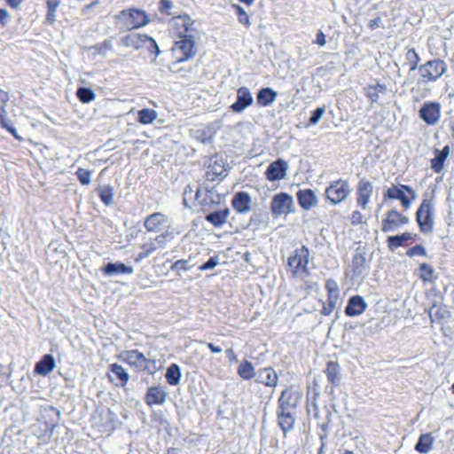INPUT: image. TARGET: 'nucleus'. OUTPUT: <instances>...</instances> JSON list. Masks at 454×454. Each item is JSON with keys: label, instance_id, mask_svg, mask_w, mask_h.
<instances>
[{"label": "nucleus", "instance_id": "obj_1", "mask_svg": "<svg viewBox=\"0 0 454 454\" xmlns=\"http://www.w3.org/2000/svg\"><path fill=\"white\" fill-rule=\"evenodd\" d=\"M169 33L176 38L172 51L176 62L192 59L196 55L195 40L198 30L189 14L173 16L168 22Z\"/></svg>", "mask_w": 454, "mask_h": 454}, {"label": "nucleus", "instance_id": "obj_2", "mask_svg": "<svg viewBox=\"0 0 454 454\" xmlns=\"http://www.w3.org/2000/svg\"><path fill=\"white\" fill-rule=\"evenodd\" d=\"M447 71V65L442 59H434L427 61L419 67V78L417 81V86L422 87L426 83L436 82Z\"/></svg>", "mask_w": 454, "mask_h": 454}, {"label": "nucleus", "instance_id": "obj_3", "mask_svg": "<svg viewBox=\"0 0 454 454\" xmlns=\"http://www.w3.org/2000/svg\"><path fill=\"white\" fill-rule=\"evenodd\" d=\"M116 20L127 30L137 29L146 26L150 22L147 13L138 8L122 10L116 16Z\"/></svg>", "mask_w": 454, "mask_h": 454}, {"label": "nucleus", "instance_id": "obj_4", "mask_svg": "<svg viewBox=\"0 0 454 454\" xmlns=\"http://www.w3.org/2000/svg\"><path fill=\"white\" fill-rule=\"evenodd\" d=\"M309 250L306 246L295 249L288 258L287 265L291 270L293 276L304 279L309 276L308 268Z\"/></svg>", "mask_w": 454, "mask_h": 454}, {"label": "nucleus", "instance_id": "obj_5", "mask_svg": "<svg viewBox=\"0 0 454 454\" xmlns=\"http://www.w3.org/2000/svg\"><path fill=\"white\" fill-rule=\"evenodd\" d=\"M121 43L125 47H130L137 51L145 49L150 53H154L155 57L161 53L156 41L146 34H129L121 39Z\"/></svg>", "mask_w": 454, "mask_h": 454}, {"label": "nucleus", "instance_id": "obj_6", "mask_svg": "<svg viewBox=\"0 0 454 454\" xmlns=\"http://www.w3.org/2000/svg\"><path fill=\"white\" fill-rule=\"evenodd\" d=\"M416 221L423 233H430L434 227V207L432 200L424 199L416 212Z\"/></svg>", "mask_w": 454, "mask_h": 454}, {"label": "nucleus", "instance_id": "obj_7", "mask_svg": "<svg viewBox=\"0 0 454 454\" xmlns=\"http://www.w3.org/2000/svg\"><path fill=\"white\" fill-rule=\"evenodd\" d=\"M351 191L348 181L340 178L330 182L325 191V195L332 205H338L349 196Z\"/></svg>", "mask_w": 454, "mask_h": 454}, {"label": "nucleus", "instance_id": "obj_8", "mask_svg": "<svg viewBox=\"0 0 454 454\" xmlns=\"http://www.w3.org/2000/svg\"><path fill=\"white\" fill-rule=\"evenodd\" d=\"M384 200H399L402 206L407 209L411 205V200H416V192L406 184H393L385 190L383 194Z\"/></svg>", "mask_w": 454, "mask_h": 454}, {"label": "nucleus", "instance_id": "obj_9", "mask_svg": "<svg viewBox=\"0 0 454 454\" xmlns=\"http://www.w3.org/2000/svg\"><path fill=\"white\" fill-rule=\"evenodd\" d=\"M270 210L275 216L294 213L295 206L293 197L286 192L275 194L270 202Z\"/></svg>", "mask_w": 454, "mask_h": 454}, {"label": "nucleus", "instance_id": "obj_10", "mask_svg": "<svg viewBox=\"0 0 454 454\" xmlns=\"http://www.w3.org/2000/svg\"><path fill=\"white\" fill-rule=\"evenodd\" d=\"M171 233L168 230H166L161 234L156 236L154 239H150L148 242L141 246L142 251L137 254L135 257L136 262H140L143 259L151 255L158 248H163L169 239H171Z\"/></svg>", "mask_w": 454, "mask_h": 454}, {"label": "nucleus", "instance_id": "obj_11", "mask_svg": "<svg viewBox=\"0 0 454 454\" xmlns=\"http://www.w3.org/2000/svg\"><path fill=\"white\" fill-rule=\"evenodd\" d=\"M301 395L298 391L285 389L282 391L278 401V411L295 412Z\"/></svg>", "mask_w": 454, "mask_h": 454}, {"label": "nucleus", "instance_id": "obj_12", "mask_svg": "<svg viewBox=\"0 0 454 454\" xmlns=\"http://www.w3.org/2000/svg\"><path fill=\"white\" fill-rule=\"evenodd\" d=\"M8 101V93L0 89V125L3 129L10 132L17 140L22 141L23 138L18 134L13 123L7 119V112L5 108Z\"/></svg>", "mask_w": 454, "mask_h": 454}, {"label": "nucleus", "instance_id": "obj_13", "mask_svg": "<svg viewBox=\"0 0 454 454\" xmlns=\"http://www.w3.org/2000/svg\"><path fill=\"white\" fill-rule=\"evenodd\" d=\"M123 360L131 366H135L142 370H150L149 364H153V368L156 366L154 360L147 359L145 355L137 349L127 350L122 354Z\"/></svg>", "mask_w": 454, "mask_h": 454}, {"label": "nucleus", "instance_id": "obj_14", "mask_svg": "<svg viewBox=\"0 0 454 454\" xmlns=\"http://www.w3.org/2000/svg\"><path fill=\"white\" fill-rule=\"evenodd\" d=\"M408 223L407 216L403 215L395 209H391L387 212L386 217L382 220L381 231L385 233L391 232Z\"/></svg>", "mask_w": 454, "mask_h": 454}, {"label": "nucleus", "instance_id": "obj_15", "mask_svg": "<svg viewBox=\"0 0 454 454\" xmlns=\"http://www.w3.org/2000/svg\"><path fill=\"white\" fill-rule=\"evenodd\" d=\"M254 103L252 92L247 87H240L237 90V100L231 105L233 113L240 114Z\"/></svg>", "mask_w": 454, "mask_h": 454}, {"label": "nucleus", "instance_id": "obj_16", "mask_svg": "<svg viewBox=\"0 0 454 454\" xmlns=\"http://www.w3.org/2000/svg\"><path fill=\"white\" fill-rule=\"evenodd\" d=\"M419 117L428 125H434L441 117V105L436 102L425 103L419 110Z\"/></svg>", "mask_w": 454, "mask_h": 454}, {"label": "nucleus", "instance_id": "obj_17", "mask_svg": "<svg viewBox=\"0 0 454 454\" xmlns=\"http://www.w3.org/2000/svg\"><path fill=\"white\" fill-rule=\"evenodd\" d=\"M373 192V184L365 178H362L356 186V203L365 209L370 202Z\"/></svg>", "mask_w": 454, "mask_h": 454}, {"label": "nucleus", "instance_id": "obj_18", "mask_svg": "<svg viewBox=\"0 0 454 454\" xmlns=\"http://www.w3.org/2000/svg\"><path fill=\"white\" fill-rule=\"evenodd\" d=\"M168 222V218L167 215L157 212L151 214L145 218L144 226L147 231L158 233L165 229Z\"/></svg>", "mask_w": 454, "mask_h": 454}, {"label": "nucleus", "instance_id": "obj_19", "mask_svg": "<svg viewBox=\"0 0 454 454\" xmlns=\"http://www.w3.org/2000/svg\"><path fill=\"white\" fill-rule=\"evenodd\" d=\"M168 393L165 388L160 386H153L147 389L145 395V402L148 406L163 405L166 403Z\"/></svg>", "mask_w": 454, "mask_h": 454}, {"label": "nucleus", "instance_id": "obj_20", "mask_svg": "<svg viewBox=\"0 0 454 454\" xmlns=\"http://www.w3.org/2000/svg\"><path fill=\"white\" fill-rule=\"evenodd\" d=\"M287 168V162L278 159L269 165L265 172L266 177L270 181H278L284 179L286 176Z\"/></svg>", "mask_w": 454, "mask_h": 454}, {"label": "nucleus", "instance_id": "obj_21", "mask_svg": "<svg viewBox=\"0 0 454 454\" xmlns=\"http://www.w3.org/2000/svg\"><path fill=\"white\" fill-rule=\"evenodd\" d=\"M367 308L368 304L362 296L353 295L348 301L345 314L348 317H356L363 314Z\"/></svg>", "mask_w": 454, "mask_h": 454}, {"label": "nucleus", "instance_id": "obj_22", "mask_svg": "<svg viewBox=\"0 0 454 454\" xmlns=\"http://www.w3.org/2000/svg\"><path fill=\"white\" fill-rule=\"evenodd\" d=\"M256 381L266 387L275 388L278 385V377L273 368L265 367L257 372Z\"/></svg>", "mask_w": 454, "mask_h": 454}, {"label": "nucleus", "instance_id": "obj_23", "mask_svg": "<svg viewBox=\"0 0 454 454\" xmlns=\"http://www.w3.org/2000/svg\"><path fill=\"white\" fill-rule=\"evenodd\" d=\"M299 205L304 210H310L317 205L318 200L316 193L310 189L300 190L297 194Z\"/></svg>", "mask_w": 454, "mask_h": 454}, {"label": "nucleus", "instance_id": "obj_24", "mask_svg": "<svg viewBox=\"0 0 454 454\" xmlns=\"http://www.w3.org/2000/svg\"><path fill=\"white\" fill-rule=\"evenodd\" d=\"M251 203L250 195L244 192H237L231 200L233 208L240 214L247 213L251 209Z\"/></svg>", "mask_w": 454, "mask_h": 454}, {"label": "nucleus", "instance_id": "obj_25", "mask_svg": "<svg viewBox=\"0 0 454 454\" xmlns=\"http://www.w3.org/2000/svg\"><path fill=\"white\" fill-rule=\"evenodd\" d=\"M101 271L106 276L130 275L134 270L131 266H127L123 262H108L101 269Z\"/></svg>", "mask_w": 454, "mask_h": 454}, {"label": "nucleus", "instance_id": "obj_26", "mask_svg": "<svg viewBox=\"0 0 454 454\" xmlns=\"http://www.w3.org/2000/svg\"><path fill=\"white\" fill-rule=\"evenodd\" d=\"M56 367V362L51 355H44L40 361L35 364V372L38 375L46 376Z\"/></svg>", "mask_w": 454, "mask_h": 454}, {"label": "nucleus", "instance_id": "obj_27", "mask_svg": "<svg viewBox=\"0 0 454 454\" xmlns=\"http://www.w3.org/2000/svg\"><path fill=\"white\" fill-rule=\"evenodd\" d=\"M450 146L445 145L442 150H434V158L431 160V168L435 173H440L444 167V162L450 154Z\"/></svg>", "mask_w": 454, "mask_h": 454}, {"label": "nucleus", "instance_id": "obj_28", "mask_svg": "<svg viewBox=\"0 0 454 454\" xmlns=\"http://www.w3.org/2000/svg\"><path fill=\"white\" fill-rule=\"evenodd\" d=\"M294 413L295 412H281L277 411L278 426L282 429L285 436L286 435L287 432L294 428L295 423Z\"/></svg>", "mask_w": 454, "mask_h": 454}, {"label": "nucleus", "instance_id": "obj_29", "mask_svg": "<svg viewBox=\"0 0 454 454\" xmlns=\"http://www.w3.org/2000/svg\"><path fill=\"white\" fill-rule=\"evenodd\" d=\"M278 93L271 88H263L257 93L256 101L259 106H268L277 98Z\"/></svg>", "mask_w": 454, "mask_h": 454}, {"label": "nucleus", "instance_id": "obj_30", "mask_svg": "<svg viewBox=\"0 0 454 454\" xmlns=\"http://www.w3.org/2000/svg\"><path fill=\"white\" fill-rule=\"evenodd\" d=\"M325 372L333 387L339 386L340 381V370L338 363L333 361L328 362Z\"/></svg>", "mask_w": 454, "mask_h": 454}, {"label": "nucleus", "instance_id": "obj_31", "mask_svg": "<svg viewBox=\"0 0 454 454\" xmlns=\"http://www.w3.org/2000/svg\"><path fill=\"white\" fill-rule=\"evenodd\" d=\"M237 373L241 379L249 380L256 377L257 372L251 362L245 360L239 365Z\"/></svg>", "mask_w": 454, "mask_h": 454}, {"label": "nucleus", "instance_id": "obj_32", "mask_svg": "<svg viewBox=\"0 0 454 454\" xmlns=\"http://www.w3.org/2000/svg\"><path fill=\"white\" fill-rule=\"evenodd\" d=\"M366 96L371 100V103H377L380 99V95L384 94L387 92V87L385 84H381L380 82L373 84V85H368L365 88Z\"/></svg>", "mask_w": 454, "mask_h": 454}, {"label": "nucleus", "instance_id": "obj_33", "mask_svg": "<svg viewBox=\"0 0 454 454\" xmlns=\"http://www.w3.org/2000/svg\"><path fill=\"white\" fill-rule=\"evenodd\" d=\"M97 192L106 206H110L114 203V190L113 186L109 184L99 186L97 189Z\"/></svg>", "mask_w": 454, "mask_h": 454}, {"label": "nucleus", "instance_id": "obj_34", "mask_svg": "<svg viewBox=\"0 0 454 454\" xmlns=\"http://www.w3.org/2000/svg\"><path fill=\"white\" fill-rule=\"evenodd\" d=\"M434 439L430 434H423L416 443L415 450L419 453H428L432 450Z\"/></svg>", "mask_w": 454, "mask_h": 454}, {"label": "nucleus", "instance_id": "obj_35", "mask_svg": "<svg viewBox=\"0 0 454 454\" xmlns=\"http://www.w3.org/2000/svg\"><path fill=\"white\" fill-rule=\"evenodd\" d=\"M166 380L171 386L179 384L181 379L180 367L176 364H172L167 369L165 374Z\"/></svg>", "mask_w": 454, "mask_h": 454}, {"label": "nucleus", "instance_id": "obj_36", "mask_svg": "<svg viewBox=\"0 0 454 454\" xmlns=\"http://www.w3.org/2000/svg\"><path fill=\"white\" fill-rule=\"evenodd\" d=\"M229 210L225 209L223 211H215L210 214H208L206 216V220L209 223H211L214 226L219 227L223 225L228 217Z\"/></svg>", "mask_w": 454, "mask_h": 454}, {"label": "nucleus", "instance_id": "obj_37", "mask_svg": "<svg viewBox=\"0 0 454 454\" xmlns=\"http://www.w3.org/2000/svg\"><path fill=\"white\" fill-rule=\"evenodd\" d=\"M109 370L113 376L120 380L121 386H125L128 383L129 375L121 365L113 364L109 366Z\"/></svg>", "mask_w": 454, "mask_h": 454}, {"label": "nucleus", "instance_id": "obj_38", "mask_svg": "<svg viewBox=\"0 0 454 454\" xmlns=\"http://www.w3.org/2000/svg\"><path fill=\"white\" fill-rule=\"evenodd\" d=\"M411 239V234L409 232H404L401 235H396V236H389L387 238L388 247L391 250H394L399 247L403 246L404 242L408 241Z\"/></svg>", "mask_w": 454, "mask_h": 454}, {"label": "nucleus", "instance_id": "obj_39", "mask_svg": "<svg viewBox=\"0 0 454 454\" xmlns=\"http://www.w3.org/2000/svg\"><path fill=\"white\" fill-rule=\"evenodd\" d=\"M329 423H330V412L329 411L327 410L326 411V417L325 419L319 423V426L323 431V433H320L319 434V439H320V442H321V444H320V448L318 450V454H323L324 453V450L325 448V439L327 437V429H328V427H329Z\"/></svg>", "mask_w": 454, "mask_h": 454}, {"label": "nucleus", "instance_id": "obj_40", "mask_svg": "<svg viewBox=\"0 0 454 454\" xmlns=\"http://www.w3.org/2000/svg\"><path fill=\"white\" fill-rule=\"evenodd\" d=\"M157 112L153 109L144 108L138 111V121L142 124H151L157 118Z\"/></svg>", "mask_w": 454, "mask_h": 454}, {"label": "nucleus", "instance_id": "obj_41", "mask_svg": "<svg viewBox=\"0 0 454 454\" xmlns=\"http://www.w3.org/2000/svg\"><path fill=\"white\" fill-rule=\"evenodd\" d=\"M76 96L82 103H90L96 98L95 92L91 89L85 87L79 88L76 91Z\"/></svg>", "mask_w": 454, "mask_h": 454}, {"label": "nucleus", "instance_id": "obj_42", "mask_svg": "<svg viewBox=\"0 0 454 454\" xmlns=\"http://www.w3.org/2000/svg\"><path fill=\"white\" fill-rule=\"evenodd\" d=\"M59 4V0H47L46 20L49 23H53L56 20V12Z\"/></svg>", "mask_w": 454, "mask_h": 454}, {"label": "nucleus", "instance_id": "obj_43", "mask_svg": "<svg viewBox=\"0 0 454 454\" xmlns=\"http://www.w3.org/2000/svg\"><path fill=\"white\" fill-rule=\"evenodd\" d=\"M339 298L340 297L327 295V303L323 302L321 314L324 316L331 315L337 306Z\"/></svg>", "mask_w": 454, "mask_h": 454}, {"label": "nucleus", "instance_id": "obj_44", "mask_svg": "<svg viewBox=\"0 0 454 454\" xmlns=\"http://www.w3.org/2000/svg\"><path fill=\"white\" fill-rule=\"evenodd\" d=\"M197 263L192 262V258L190 257L187 260H178L175 262L171 266V270H184L188 271L192 268L195 267Z\"/></svg>", "mask_w": 454, "mask_h": 454}, {"label": "nucleus", "instance_id": "obj_45", "mask_svg": "<svg viewBox=\"0 0 454 454\" xmlns=\"http://www.w3.org/2000/svg\"><path fill=\"white\" fill-rule=\"evenodd\" d=\"M406 59L410 63V73L419 69V63L420 61V59L419 55L417 54L414 48L409 49L406 52Z\"/></svg>", "mask_w": 454, "mask_h": 454}, {"label": "nucleus", "instance_id": "obj_46", "mask_svg": "<svg viewBox=\"0 0 454 454\" xmlns=\"http://www.w3.org/2000/svg\"><path fill=\"white\" fill-rule=\"evenodd\" d=\"M365 261V257L361 254L354 255L352 264L356 273L361 274L364 270Z\"/></svg>", "mask_w": 454, "mask_h": 454}, {"label": "nucleus", "instance_id": "obj_47", "mask_svg": "<svg viewBox=\"0 0 454 454\" xmlns=\"http://www.w3.org/2000/svg\"><path fill=\"white\" fill-rule=\"evenodd\" d=\"M420 278L426 282H431L434 277V270L427 263H423L419 266Z\"/></svg>", "mask_w": 454, "mask_h": 454}, {"label": "nucleus", "instance_id": "obj_48", "mask_svg": "<svg viewBox=\"0 0 454 454\" xmlns=\"http://www.w3.org/2000/svg\"><path fill=\"white\" fill-rule=\"evenodd\" d=\"M96 52L101 56H106V53L113 50V44L110 41H104L102 43L96 44L92 47Z\"/></svg>", "mask_w": 454, "mask_h": 454}, {"label": "nucleus", "instance_id": "obj_49", "mask_svg": "<svg viewBox=\"0 0 454 454\" xmlns=\"http://www.w3.org/2000/svg\"><path fill=\"white\" fill-rule=\"evenodd\" d=\"M327 295L340 297V290L338 283L333 279H328L325 283Z\"/></svg>", "mask_w": 454, "mask_h": 454}, {"label": "nucleus", "instance_id": "obj_50", "mask_svg": "<svg viewBox=\"0 0 454 454\" xmlns=\"http://www.w3.org/2000/svg\"><path fill=\"white\" fill-rule=\"evenodd\" d=\"M76 176L82 184L88 185L90 184L91 172L90 170L80 168L76 171Z\"/></svg>", "mask_w": 454, "mask_h": 454}, {"label": "nucleus", "instance_id": "obj_51", "mask_svg": "<svg viewBox=\"0 0 454 454\" xmlns=\"http://www.w3.org/2000/svg\"><path fill=\"white\" fill-rule=\"evenodd\" d=\"M173 7L174 4L171 0H160L159 2V11L162 14L172 15Z\"/></svg>", "mask_w": 454, "mask_h": 454}, {"label": "nucleus", "instance_id": "obj_52", "mask_svg": "<svg viewBox=\"0 0 454 454\" xmlns=\"http://www.w3.org/2000/svg\"><path fill=\"white\" fill-rule=\"evenodd\" d=\"M325 112V107H317V109H315L312 112L311 116L309 118V125L314 126V125L317 124L319 122V121L321 120L322 116L324 115Z\"/></svg>", "mask_w": 454, "mask_h": 454}, {"label": "nucleus", "instance_id": "obj_53", "mask_svg": "<svg viewBox=\"0 0 454 454\" xmlns=\"http://www.w3.org/2000/svg\"><path fill=\"white\" fill-rule=\"evenodd\" d=\"M233 8L235 9L236 13L239 16V21L241 24L249 26L250 25L249 17H248L247 12L244 10V8L239 5H233Z\"/></svg>", "mask_w": 454, "mask_h": 454}, {"label": "nucleus", "instance_id": "obj_54", "mask_svg": "<svg viewBox=\"0 0 454 454\" xmlns=\"http://www.w3.org/2000/svg\"><path fill=\"white\" fill-rule=\"evenodd\" d=\"M407 255L410 256V257H413V256H427V251L425 249V247L421 245H416L412 247H411L408 251H407Z\"/></svg>", "mask_w": 454, "mask_h": 454}, {"label": "nucleus", "instance_id": "obj_55", "mask_svg": "<svg viewBox=\"0 0 454 454\" xmlns=\"http://www.w3.org/2000/svg\"><path fill=\"white\" fill-rule=\"evenodd\" d=\"M445 310L434 305L431 307L429 311V317L432 321L440 320L444 317Z\"/></svg>", "mask_w": 454, "mask_h": 454}, {"label": "nucleus", "instance_id": "obj_56", "mask_svg": "<svg viewBox=\"0 0 454 454\" xmlns=\"http://www.w3.org/2000/svg\"><path fill=\"white\" fill-rule=\"evenodd\" d=\"M219 263V257L218 256H213L211 257L207 262L200 265L198 269L200 270H208L214 269L216 265Z\"/></svg>", "mask_w": 454, "mask_h": 454}, {"label": "nucleus", "instance_id": "obj_57", "mask_svg": "<svg viewBox=\"0 0 454 454\" xmlns=\"http://www.w3.org/2000/svg\"><path fill=\"white\" fill-rule=\"evenodd\" d=\"M208 168L216 176H225V169L223 165L218 164L216 160L215 161L214 165L210 164Z\"/></svg>", "mask_w": 454, "mask_h": 454}, {"label": "nucleus", "instance_id": "obj_58", "mask_svg": "<svg viewBox=\"0 0 454 454\" xmlns=\"http://www.w3.org/2000/svg\"><path fill=\"white\" fill-rule=\"evenodd\" d=\"M363 215L359 211H354L351 215V223L353 225L362 223Z\"/></svg>", "mask_w": 454, "mask_h": 454}, {"label": "nucleus", "instance_id": "obj_59", "mask_svg": "<svg viewBox=\"0 0 454 454\" xmlns=\"http://www.w3.org/2000/svg\"><path fill=\"white\" fill-rule=\"evenodd\" d=\"M317 44L319 46H325L326 43L325 35L322 31H319L317 35V39L315 41Z\"/></svg>", "mask_w": 454, "mask_h": 454}, {"label": "nucleus", "instance_id": "obj_60", "mask_svg": "<svg viewBox=\"0 0 454 454\" xmlns=\"http://www.w3.org/2000/svg\"><path fill=\"white\" fill-rule=\"evenodd\" d=\"M226 356L231 362H238L237 355L234 353L232 348L226 350Z\"/></svg>", "mask_w": 454, "mask_h": 454}, {"label": "nucleus", "instance_id": "obj_61", "mask_svg": "<svg viewBox=\"0 0 454 454\" xmlns=\"http://www.w3.org/2000/svg\"><path fill=\"white\" fill-rule=\"evenodd\" d=\"M9 13L4 9H0V23L3 25L6 24Z\"/></svg>", "mask_w": 454, "mask_h": 454}, {"label": "nucleus", "instance_id": "obj_62", "mask_svg": "<svg viewBox=\"0 0 454 454\" xmlns=\"http://www.w3.org/2000/svg\"><path fill=\"white\" fill-rule=\"evenodd\" d=\"M8 4L12 7V8H14V9H17L20 6V4H22V2L24 0H6Z\"/></svg>", "mask_w": 454, "mask_h": 454}, {"label": "nucleus", "instance_id": "obj_63", "mask_svg": "<svg viewBox=\"0 0 454 454\" xmlns=\"http://www.w3.org/2000/svg\"><path fill=\"white\" fill-rule=\"evenodd\" d=\"M207 348L210 349L212 353L218 354L222 352V348L215 346L213 343H207Z\"/></svg>", "mask_w": 454, "mask_h": 454}, {"label": "nucleus", "instance_id": "obj_64", "mask_svg": "<svg viewBox=\"0 0 454 454\" xmlns=\"http://www.w3.org/2000/svg\"><path fill=\"white\" fill-rule=\"evenodd\" d=\"M381 20L380 18H377V19H374V20H372L370 21V27L372 29H375L376 27H380V23Z\"/></svg>", "mask_w": 454, "mask_h": 454}]
</instances>
